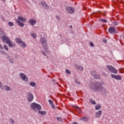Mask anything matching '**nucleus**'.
Returning <instances> with one entry per match:
<instances>
[{"label":"nucleus","mask_w":124,"mask_h":124,"mask_svg":"<svg viewBox=\"0 0 124 124\" xmlns=\"http://www.w3.org/2000/svg\"><path fill=\"white\" fill-rule=\"evenodd\" d=\"M91 90L93 92L94 91H99V92H105L106 89L104 88V86L102 85V84L99 82H96L93 88L91 87Z\"/></svg>","instance_id":"obj_1"},{"label":"nucleus","mask_w":124,"mask_h":124,"mask_svg":"<svg viewBox=\"0 0 124 124\" xmlns=\"http://www.w3.org/2000/svg\"><path fill=\"white\" fill-rule=\"evenodd\" d=\"M41 44H42L44 50L47 52V53H49V50H48V48L47 46V41L46 39L44 38H41L40 39Z\"/></svg>","instance_id":"obj_2"},{"label":"nucleus","mask_w":124,"mask_h":124,"mask_svg":"<svg viewBox=\"0 0 124 124\" xmlns=\"http://www.w3.org/2000/svg\"><path fill=\"white\" fill-rule=\"evenodd\" d=\"M31 108L34 111H36V110H41V106L36 103H32L31 104Z\"/></svg>","instance_id":"obj_3"},{"label":"nucleus","mask_w":124,"mask_h":124,"mask_svg":"<svg viewBox=\"0 0 124 124\" xmlns=\"http://www.w3.org/2000/svg\"><path fill=\"white\" fill-rule=\"evenodd\" d=\"M106 67L107 69H108L111 73H114V74H117L118 73V71H117L116 68H115L111 65H107L106 66Z\"/></svg>","instance_id":"obj_4"},{"label":"nucleus","mask_w":124,"mask_h":124,"mask_svg":"<svg viewBox=\"0 0 124 124\" xmlns=\"http://www.w3.org/2000/svg\"><path fill=\"white\" fill-rule=\"evenodd\" d=\"M65 10L69 14H73L75 12V9L72 7H67L65 8Z\"/></svg>","instance_id":"obj_5"},{"label":"nucleus","mask_w":124,"mask_h":124,"mask_svg":"<svg viewBox=\"0 0 124 124\" xmlns=\"http://www.w3.org/2000/svg\"><path fill=\"white\" fill-rule=\"evenodd\" d=\"M19 76L22 80L24 81V82H29V78H28V76H27L25 74L20 73L19 74Z\"/></svg>","instance_id":"obj_6"},{"label":"nucleus","mask_w":124,"mask_h":124,"mask_svg":"<svg viewBox=\"0 0 124 124\" xmlns=\"http://www.w3.org/2000/svg\"><path fill=\"white\" fill-rule=\"evenodd\" d=\"M91 75L95 79H99L100 78V76L96 73V72L94 70H92L91 72Z\"/></svg>","instance_id":"obj_7"},{"label":"nucleus","mask_w":124,"mask_h":124,"mask_svg":"<svg viewBox=\"0 0 124 124\" xmlns=\"http://www.w3.org/2000/svg\"><path fill=\"white\" fill-rule=\"evenodd\" d=\"M33 94L31 93V92H29L27 93V99L29 102H31L32 100H33Z\"/></svg>","instance_id":"obj_8"},{"label":"nucleus","mask_w":124,"mask_h":124,"mask_svg":"<svg viewBox=\"0 0 124 124\" xmlns=\"http://www.w3.org/2000/svg\"><path fill=\"white\" fill-rule=\"evenodd\" d=\"M1 39H2V41L3 43H7L10 40V39L6 35L2 36Z\"/></svg>","instance_id":"obj_9"},{"label":"nucleus","mask_w":124,"mask_h":124,"mask_svg":"<svg viewBox=\"0 0 124 124\" xmlns=\"http://www.w3.org/2000/svg\"><path fill=\"white\" fill-rule=\"evenodd\" d=\"M108 31L109 33H111V34L117 33V31H116V29L113 27H110L108 29Z\"/></svg>","instance_id":"obj_10"},{"label":"nucleus","mask_w":124,"mask_h":124,"mask_svg":"<svg viewBox=\"0 0 124 124\" xmlns=\"http://www.w3.org/2000/svg\"><path fill=\"white\" fill-rule=\"evenodd\" d=\"M111 77L113 79H116V80H122V78L120 75H116L114 74H111Z\"/></svg>","instance_id":"obj_11"},{"label":"nucleus","mask_w":124,"mask_h":124,"mask_svg":"<svg viewBox=\"0 0 124 124\" xmlns=\"http://www.w3.org/2000/svg\"><path fill=\"white\" fill-rule=\"evenodd\" d=\"M102 114V110H100L97 111L95 113L96 118H100V117L101 116Z\"/></svg>","instance_id":"obj_12"},{"label":"nucleus","mask_w":124,"mask_h":124,"mask_svg":"<svg viewBox=\"0 0 124 124\" xmlns=\"http://www.w3.org/2000/svg\"><path fill=\"white\" fill-rule=\"evenodd\" d=\"M29 24H31V26H34L36 24V21L34 19H30L29 21Z\"/></svg>","instance_id":"obj_13"},{"label":"nucleus","mask_w":124,"mask_h":124,"mask_svg":"<svg viewBox=\"0 0 124 124\" xmlns=\"http://www.w3.org/2000/svg\"><path fill=\"white\" fill-rule=\"evenodd\" d=\"M19 46H20V47H22V48H26V47H27L26 43L23 41L20 43H19Z\"/></svg>","instance_id":"obj_14"},{"label":"nucleus","mask_w":124,"mask_h":124,"mask_svg":"<svg viewBox=\"0 0 124 124\" xmlns=\"http://www.w3.org/2000/svg\"><path fill=\"white\" fill-rule=\"evenodd\" d=\"M16 23H17V24H18V25L19 26H20V27H24V26H25V24H24L22 22H21L20 21H19L18 19H16Z\"/></svg>","instance_id":"obj_15"},{"label":"nucleus","mask_w":124,"mask_h":124,"mask_svg":"<svg viewBox=\"0 0 124 124\" xmlns=\"http://www.w3.org/2000/svg\"><path fill=\"white\" fill-rule=\"evenodd\" d=\"M4 90H5L7 92H8V91H12L11 88L10 87H9L7 85H4Z\"/></svg>","instance_id":"obj_16"},{"label":"nucleus","mask_w":124,"mask_h":124,"mask_svg":"<svg viewBox=\"0 0 124 124\" xmlns=\"http://www.w3.org/2000/svg\"><path fill=\"white\" fill-rule=\"evenodd\" d=\"M18 20H20V21H21L22 22H26V19L25 18L20 16H18Z\"/></svg>","instance_id":"obj_17"},{"label":"nucleus","mask_w":124,"mask_h":124,"mask_svg":"<svg viewBox=\"0 0 124 124\" xmlns=\"http://www.w3.org/2000/svg\"><path fill=\"white\" fill-rule=\"evenodd\" d=\"M39 114H40L41 115H42L43 116H44L46 114V111H40L39 110L38 111Z\"/></svg>","instance_id":"obj_18"},{"label":"nucleus","mask_w":124,"mask_h":124,"mask_svg":"<svg viewBox=\"0 0 124 124\" xmlns=\"http://www.w3.org/2000/svg\"><path fill=\"white\" fill-rule=\"evenodd\" d=\"M7 43L8 46H9L11 48H12V47H13V44L12 43V42H11V41L10 40Z\"/></svg>","instance_id":"obj_19"},{"label":"nucleus","mask_w":124,"mask_h":124,"mask_svg":"<svg viewBox=\"0 0 124 124\" xmlns=\"http://www.w3.org/2000/svg\"><path fill=\"white\" fill-rule=\"evenodd\" d=\"M48 102L49 103V104H50L52 108H54V107H55V105H54V103L53 102V101L51 100H48Z\"/></svg>","instance_id":"obj_20"},{"label":"nucleus","mask_w":124,"mask_h":124,"mask_svg":"<svg viewBox=\"0 0 124 124\" xmlns=\"http://www.w3.org/2000/svg\"><path fill=\"white\" fill-rule=\"evenodd\" d=\"M16 41L17 43H18V44H19V43H20L21 42H22L23 41H22V40L21 39H20V38H16Z\"/></svg>","instance_id":"obj_21"},{"label":"nucleus","mask_w":124,"mask_h":124,"mask_svg":"<svg viewBox=\"0 0 124 124\" xmlns=\"http://www.w3.org/2000/svg\"><path fill=\"white\" fill-rule=\"evenodd\" d=\"M101 106L99 105V104L96 105L95 107V110H99L101 109Z\"/></svg>","instance_id":"obj_22"},{"label":"nucleus","mask_w":124,"mask_h":124,"mask_svg":"<svg viewBox=\"0 0 124 124\" xmlns=\"http://www.w3.org/2000/svg\"><path fill=\"white\" fill-rule=\"evenodd\" d=\"M29 85H30V86H31V87H35V86H36V84L33 82H30Z\"/></svg>","instance_id":"obj_23"},{"label":"nucleus","mask_w":124,"mask_h":124,"mask_svg":"<svg viewBox=\"0 0 124 124\" xmlns=\"http://www.w3.org/2000/svg\"><path fill=\"white\" fill-rule=\"evenodd\" d=\"M77 68L78 69L81 70V71H83V70H84V68H83V67L81 66H78Z\"/></svg>","instance_id":"obj_24"},{"label":"nucleus","mask_w":124,"mask_h":124,"mask_svg":"<svg viewBox=\"0 0 124 124\" xmlns=\"http://www.w3.org/2000/svg\"><path fill=\"white\" fill-rule=\"evenodd\" d=\"M90 101L91 103L93 104V105H95L96 104V103H95V101H94V100H93V99H90Z\"/></svg>","instance_id":"obj_25"},{"label":"nucleus","mask_w":124,"mask_h":124,"mask_svg":"<svg viewBox=\"0 0 124 124\" xmlns=\"http://www.w3.org/2000/svg\"><path fill=\"white\" fill-rule=\"evenodd\" d=\"M0 34H4V30L0 28Z\"/></svg>","instance_id":"obj_26"},{"label":"nucleus","mask_w":124,"mask_h":124,"mask_svg":"<svg viewBox=\"0 0 124 124\" xmlns=\"http://www.w3.org/2000/svg\"><path fill=\"white\" fill-rule=\"evenodd\" d=\"M75 83L76 84H77V85H81V83H80L79 82H78V79H75Z\"/></svg>","instance_id":"obj_27"},{"label":"nucleus","mask_w":124,"mask_h":124,"mask_svg":"<svg viewBox=\"0 0 124 124\" xmlns=\"http://www.w3.org/2000/svg\"><path fill=\"white\" fill-rule=\"evenodd\" d=\"M100 21L103 22V23H107V20L106 19H100Z\"/></svg>","instance_id":"obj_28"},{"label":"nucleus","mask_w":124,"mask_h":124,"mask_svg":"<svg viewBox=\"0 0 124 124\" xmlns=\"http://www.w3.org/2000/svg\"><path fill=\"white\" fill-rule=\"evenodd\" d=\"M112 24L114 25V26H118V25H119V22H117V21H113L112 22Z\"/></svg>","instance_id":"obj_29"},{"label":"nucleus","mask_w":124,"mask_h":124,"mask_svg":"<svg viewBox=\"0 0 124 124\" xmlns=\"http://www.w3.org/2000/svg\"><path fill=\"white\" fill-rule=\"evenodd\" d=\"M31 36H32V37H33V38H36V34H35L34 33H31Z\"/></svg>","instance_id":"obj_30"},{"label":"nucleus","mask_w":124,"mask_h":124,"mask_svg":"<svg viewBox=\"0 0 124 124\" xmlns=\"http://www.w3.org/2000/svg\"><path fill=\"white\" fill-rule=\"evenodd\" d=\"M8 25L10 26V27H13V26H14V24L12 22H9L8 23Z\"/></svg>","instance_id":"obj_31"},{"label":"nucleus","mask_w":124,"mask_h":124,"mask_svg":"<svg viewBox=\"0 0 124 124\" xmlns=\"http://www.w3.org/2000/svg\"><path fill=\"white\" fill-rule=\"evenodd\" d=\"M66 73L67 74H69L70 75L71 74V72H70V71L68 69H66Z\"/></svg>","instance_id":"obj_32"},{"label":"nucleus","mask_w":124,"mask_h":124,"mask_svg":"<svg viewBox=\"0 0 124 124\" xmlns=\"http://www.w3.org/2000/svg\"><path fill=\"white\" fill-rule=\"evenodd\" d=\"M43 6H44V8H45V9H48V5H47V4H46V3Z\"/></svg>","instance_id":"obj_33"},{"label":"nucleus","mask_w":124,"mask_h":124,"mask_svg":"<svg viewBox=\"0 0 124 124\" xmlns=\"http://www.w3.org/2000/svg\"><path fill=\"white\" fill-rule=\"evenodd\" d=\"M0 54H1L2 55H5V54H6V53H5V52L4 50H1V51H0Z\"/></svg>","instance_id":"obj_34"},{"label":"nucleus","mask_w":124,"mask_h":124,"mask_svg":"<svg viewBox=\"0 0 124 124\" xmlns=\"http://www.w3.org/2000/svg\"><path fill=\"white\" fill-rule=\"evenodd\" d=\"M4 48L5 50H6L7 51H8V47H7V45H4Z\"/></svg>","instance_id":"obj_35"},{"label":"nucleus","mask_w":124,"mask_h":124,"mask_svg":"<svg viewBox=\"0 0 124 124\" xmlns=\"http://www.w3.org/2000/svg\"><path fill=\"white\" fill-rule=\"evenodd\" d=\"M9 61L11 63H14V61H13V59H10L9 60Z\"/></svg>","instance_id":"obj_36"},{"label":"nucleus","mask_w":124,"mask_h":124,"mask_svg":"<svg viewBox=\"0 0 124 124\" xmlns=\"http://www.w3.org/2000/svg\"><path fill=\"white\" fill-rule=\"evenodd\" d=\"M57 120L59 122H62V119L61 118H60V117H57Z\"/></svg>","instance_id":"obj_37"},{"label":"nucleus","mask_w":124,"mask_h":124,"mask_svg":"<svg viewBox=\"0 0 124 124\" xmlns=\"http://www.w3.org/2000/svg\"><path fill=\"white\" fill-rule=\"evenodd\" d=\"M10 121H11V123H12V124H14L15 121H14V120H13V119L11 118V119H10Z\"/></svg>","instance_id":"obj_38"},{"label":"nucleus","mask_w":124,"mask_h":124,"mask_svg":"<svg viewBox=\"0 0 124 124\" xmlns=\"http://www.w3.org/2000/svg\"><path fill=\"white\" fill-rule=\"evenodd\" d=\"M90 44V46H91L92 47H94V45H93V42H91Z\"/></svg>","instance_id":"obj_39"},{"label":"nucleus","mask_w":124,"mask_h":124,"mask_svg":"<svg viewBox=\"0 0 124 124\" xmlns=\"http://www.w3.org/2000/svg\"><path fill=\"white\" fill-rule=\"evenodd\" d=\"M42 53L43 54V55H44V56H45L46 57L47 56V55H46V53H45V52L42 51Z\"/></svg>","instance_id":"obj_40"},{"label":"nucleus","mask_w":124,"mask_h":124,"mask_svg":"<svg viewBox=\"0 0 124 124\" xmlns=\"http://www.w3.org/2000/svg\"><path fill=\"white\" fill-rule=\"evenodd\" d=\"M46 4V3H45V2H41V5H42V6L45 5Z\"/></svg>","instance_id":"obj_41"},{"label":"nucleus","mask_w":124,"mask_h":124,"mask_svg":"<svg viewBox=\"0 0 124 124\" xmlns=\"http://www.w3.org/2000/svg\"><path fill=\"white\" fill-rule=\"evenodd\" d=\"M2 84H1V82H0V88H1V90H3V88H2Z\"/></svg>","instance_id":"obj_42"},{"label":"nucleus","mask_w":124,"mask_h":124,"mask_svg":"<svg viewBox=\"0 0 124 124\" xmlns=\"http://www.w3.org/2000/svg\"><path fill=\"white\" fill-rule=\"evenodd\" d=\"M76 108H77V109H78V112L80 113V112H81V109H80V108L77 107Z\"/></svg>","instance_id":"obj_43"},{"label":"nucleus","mask_w":124,"mask_h":124,"mask_svg":"<svg viewBox=\"0 0 124 124\" xmlns=\"http://www.w3.org/2000/svg\"><path fill=\"white\" fill-rule=\"evenodd\" d=\"M0 49H3V47H2V46L0 44Z\"/></svg>","instance_id":"obj_44"},{"label":"nucleus","mask_w":124,"mask_h":124,"mask_svg":"<svg viewBox=\"0 0 124 124\" xmlns=\"http://www.w3.org/2000/svg\"><path fill=\"white\" fill-rule=\"evenodd\" d=\"M103 42H105V43H106V42H107V40H106V39H105L103 40Z\"/></svg>","instance_id":"obj_45"},{"label":"nucleus","mask_w":124,"mask_h":124,"mask_svg":"<svg viewBox=\"0 0 124 124\" xmlns=\"http://www.w3.org/2000/svg\"><path fill=\"white\" fill-rule=\"evenodd\" d=\"M85 119H86V117H84V118H81L82 120H85Z\"/></svg>","instance_id":"obj_46"},{"label":"nucleus","mask_w":124,"mask_h":124,"mask_svg":"<svg viewBox=\"0 0 124 124\" xmlns=\"http://www.w3.org/2000/svg\"><path fill=\"white\" fill-rule=\"evenodd\" d=\"M57 19H59V16L56 17Z\"/></svg>","instance_id":"obj_47"}]
</instances>
